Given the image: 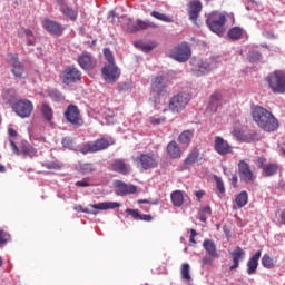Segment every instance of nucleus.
Instances as JSON below:
<instances>
[{
  "label": "nucleus",
  "mask_w": 285,
  "mask_h": 285,
  "mask_svg": "<svg viewBox=\"0 0 285 285\" xmlns=\"http://www.w3.org/2000/svg\"><path fill=\"white\" fill-rule=\"evenodd\" d=\"M3 101L10 104L11 106L17 104V90L14 89H4L2 91Z\"/></svg>",
  "instance_id": "nucleus-32"
},
{
  "label": "nucleus",
  "mask_w": 285,
  "mask_h": 285,
  "mask_svg": "<svg viewBox=\"0 0 285 285\" xmlns=\"http://www.w3.org/2000/svg\"><path fill=\"white\" fill-rule=\"evenodd\" d=\"M101 73L105 81H107L108 83H115V81H117V79H119V76L121 75L119 68L115 66V63L105 66L101 70Z\"/></svg>",
  "instance_id": "nucleus-17"
},
{
  "label": "nucleus",
  "mask_w": 285,
  "mask_h": 285,
  "mask_svg": "<svg viewBox=\"0 0 285 285\" xmlns=\"http://www.w3.org/2000/svg\"><path fill=\"white\" fill-rule=\"evenodd\" d=\"M151 94L155 99H161L168 95V86L164 82V77L158 76L151 83Z\"/></svg>",
  "instance_id": "nucleus-14"
},
{
  "label": "nucleus",
  "mask_w": 285,
  "mask_h": 285,
  "mask_svg": "<svg viewBox=\"0 0 285 285\" xmlns=\"http://www.w3.org/2000/svg\"><path fill=\"white\" fill-rule=\"evenodd\" d=\"M199 159V149H193L191 153L185 158L186 166H193Z\"/></svg>",
  "instance_id": "nucleus-39"
},
{
  "label": "nucleus",
  "mask_w": 285,
  "mask_h": 285,
  "mask_svg": "<svg viewBox=\"0 0 285 285\" xmlns=\"http://www.w3.org/2000/svg\"><path fill=\"white\" fill-rule=\"evenodd\" d=\"M252 117L258 128L265 130V132H275L279 128V120L262 106H256L252 110Z\"/></svg>",
  "instance_id": "nucleus-1"
},
{
  "label": "nucleus",
  "mask_w": 285,
  "mask_h": 285,
  "mask_svg": "<svg viewBox=\"0 0 285 285\" xmlns=\"http://www.w3.org/2000/svg\"><path fill=\"white\" fill-rule=\"evenodd\" d=\"M281 222L285 225V208L281 213Z\"/></svg>",
  "instance_id": "nucleus-62"
},
{
  "label": "nucleus",
  "mask_w": 285,
  "mask_h": 285,
  "mask_svg": "<svg viewBox=\"0 0 285 285\" xmlns=\"http://www.w3.org/2000/svg\"><path fill=\"white\" fill-rule=\"evenodd\" d=\"M235 204L237 208H244L246 204H248V191L243 190L238 195L235 196Z\"/></svg>",
  "instance_id": "nucleus-35"
},
{
  "label": "nucleus",
  "mask_w": 285,
  "mask_h": 285,
  "mask_svg": "<svg viewBox=\"0 0 285 285\" xmlns=\"http://www.w3.org/2000/svg\"><path fill=\"white\" fill-rule=\"evenodd\" d=\"M227 36L233 41H237V40L242 39V37H244V29H242L239 27H233L232 29L228 30Z\"/></svg>",
  "instance_id": "nucleus-36"
},
{
  "label": "nucleus",
  "mask_w": 285,
  "mask_h": 285,
  "mask_svg": "<svg viewBox=\"0 0 285 285\" xmlns=\"http://www.w3.org/2000/svg\"><path fill=\"white\" fill-rule=\"evenodd\" d=\"M180 275H181V279H184L185 282L193 281V276H190V265L188 263L181 264Z\"/></svg>",
  "instance_id": "nucleus-38"
},
{
  "label": "nucleus",
  "mask_w": 285,
  "mask_h": 285,
  "mask_svg": "<svg viewBox=\"0 0 285 285\" xmlns=\"http://www.w3.org/2000/svg\"><path fill=\"white\" fill-rule=\"evenodd\" d=\"M196 237H197V230L190 229L189 242H190L191 244H197V240H195Z\"/></svg>",
  "instance_id": "nucleus-56"
},
{
  "label": "nucleus",
  "mask_w": 285,
  "mask_h": 285,
  "mask_svg": "<svg viewBox=\"0 0 285 285\" xmlns=\"http://www.w3.org/2000/svg\"><path fill=\"white\" fill-rule=\"evenodd\" d=\"M0 173H6V166H3L2 164H0Z\"/></svg>",
  "instance_id": "nucleus-64"
},
{
  "label": "nucleus",
  "mask_w": 285,
  "mask_h": 285,
  "mask_svg": "<svg viewBox=\"0 0 285 285\" xmlns=\"http://www.w3.org/2000/svg\"><path fill=\"white\" fill-rule=\"evenodd\" d=\"M89 206L94 210L83 208V206L81 205H76L73 207V210H77V213H86L87 215H99V210H112L115 208H119L121 204L115 203V202H105V203L91 204Z\"/></svg>",
  "instance_id": "nucleus-4"
},
{
  "label": "nucleus",
  "mask_w": 285,
  "mask_h": 285,
  "mask_svg": "<svg viewBox=\"0 0 285 285\" xmlns=\"http://www.w3.org/2000/svg\"><path fill=\"white\" fill-rule=\"evenodd\" d=\"M116 188H117V193L124 197L126 195H135V193H137V186L135 185H128L121 180H117L116 181Z\"/></svg>",
  "instance_id": "nucleus-23"
},
{
  "label": "nucleus",
  "mask_w": 285,
  "mask_h": 285,
  "mask_svg": "<svg viewBox=\"0 0 285 285\" xmlns=\"http://www.w3.org/2000/svg\"><path fill=\"white\" fill-rule=\"evenodd\" d=\"M61 144H62L63 148H68L69 150H72V148H75V141L70 137H65L61 140Z\"/></svg>",
  "instance_id": "nucleus-50"
},
{
  "label": "nucleus",
  "mask_w": 285,
  "mask_h": 285,
  "mask_svg": "<svg viewBox=\"0 0 285 285\" xmlns=\"http://www.w3.org/2000/svg\"><path fill=\"white\" fill-rule=\"evenodd\" d=\"M13 112L18 115L21 119H27L32 115L35 110V105L29 99H19L11 106Z\"/></svg>",
  "instance_id": "nucleus-7"
},
{
  "label": "nucleus",
  "mask_w": 285,
  "mask_h": 285,
  "mask_svg": "<svg viewBox=\"0 0 285 285\" xmlns=\"http://www.w3.org/2000/svg\"><path fill=\"white\" fill-rule=\"evenodd\" d=\"M78 66L82 70H95L97 61L92 59V56L88 52H82L77 59Z\"/></svg>",
  "instance_id": "nucleus-18"
},
{
  "label": "nucleus",
  "mask_w": 285,
  "mask_h": 285,
  "mask_svg": "<svg viewBox=\"0 0 285 285\" xmlns=\"http://www.w3.org/2000/svg\"><path fill=\"white\" fill-rule=\"evenodd\" d=\"M135 46L140 48L142 52H153V50L157 48V42H151V43L136 42Z\"/></svg>",
  "instance_id": "nucleus-42"
},
{
  "label": "nucleus",
  "mask_w": 285,
  "mask_h": 285,
  "mask_svg": "<svg viewBox=\"0 0 285 285\" xmlns=\"http://www.w3.org/2000/svg\"><path fill=\"white\" fill-rule=\"evenodd\" d=\"M266 81L272 90L276 95H284L285 92V72L282 70L272 72Z\"/></svg>",
  "instance_id": "nucleus-3"
},
{
  "label": "nucleus",
  "mask_w": 285,
  "mask_h": 285,
  "mask_svg": "<svg viewBox=\"0 0 285 285\" xmlns=\"http://www.w3.org/2000/svg\"><path fill=\"white\" fill-rule=\"evenodd\" d=\"M8 242H10V234H8L3 229H0V246L3 244H8Z\"/></svg>",
  "instance_id": "nucleus-52"
},
{
  "label": "nucleus",
  "mask_w": 285,
  "mask_h": 285,
  "mask_svg": "<svg viewBox=\"0 0 285 285\" xmlns=\"http://www.w3.org/2000/svg\"><path fill=\"white\" fill-rule=\"evenodd\" d=\"M154 19H157L158 21H164L165 23H174L175 20L173 18H170L169 16L165 14V13H159L158 11H153L150 13Z\"/></svg>",
  "instance_id": "nucleus-41"
},
{
  "label": "nucleus",
  "mask_w": 285,
  "mask_h": 285,
  "mask_svg": "<svg viewBox=\"0 0 285 285\" xmlns=\"http://www.w3.org/2000/svg\"><path fill=\"white\" fill-rule=\"evenodd\" d=\"M214 150L220 157H226V155H233V145H230L224 137L216 136L214 138Z\"/></svg>",
  "instance_id": "nucleus-13"
},
{
  "label": "nucleus",
  "mask_w": 285,
  "mask_h": 285,
  "mask_svg": "<svg viewBox=\"0 0 285 285\" xmlns=\"http://www.w3.org/2000/svg\"><path fill=\"white\" fill-rule=\"evenodd\" d=\"M60 12L67 17V19H70V21H77V17H79V11L72 7H69L68 4H61Z\"/></svg>",
  "instance_id": "nucleus-29"
},
{
  "label": "nucleus",
  "mask_w": 285,
  "mask_h": 285,
  "mask_svg": "<svg viewBox=\"0 0 285 285\" xmlns=\"http://www.w3.org/2000/svg\"><path fill=\"white\" fill-rule=\"evenodd\" d=\"M126 26H127V32H130V33L139 32L141 30H148V28H155V23L153 22H148L144 20H137L135 22L130 18L126 20Z\"/></svg>",
  "instance_id": "nucleus-16"
},
{
  "label": "nucleus",
  "mask_w": 285,
  "mask_h": 285,
  "mask_svg": "<svg viewBox=\"0 0 285 285\" xmlns=\"http://www.w3.org/2000/svg\"><path fill=\"white\" fill-rule=\"evenodd\" d=\"M10 148L14 153V155H21V150H19V147L17 144H14V140H10Z\"/></svg>",
  "instance_id": "nucleus-55"
},
{
  "label": "nucleus",
  "mask_w": 285,
  "mask_h": 285,
  "mask_svg": "<svg viewBox=\"0 0 285 285\" xmlns=\"http://www.w3.org/2000/svg\"><path fill=\"white\" fill-rule=\"evenodd\" d=\"M206 195L205 190H198L195 193V197L197 199V202H202V197H204Z\"/></svg>",
  "instance_id": "nucleus-57"
},
{
  "label": "nucleus",
  "mask_w": 285,
  "mask_h": 285,
  "mask_svg": "<svg viewBox=\"0 0 285 285\" xmlns=\"http://www.w3.org/2000/svg\"><path fill=\"white\" fill-rule=\"evenodd\" d=\"M238 177L243 184H255L257 176L250 168V164L246 163V160L238 161Z\"/></svg>",
  "instance_id": "nucleus-8"
},
{
  "label": "nucleus",
  "mask_w": 285,
  "mask_h": 285,
  "mask_svg": "<svg viewBox=\"0 0 285 285\" xmlns=\"http://www.w3.org/2000/svg\"><path fill=\"white\" fill-rule=\"evenodd\" d=\"M65 119L72 124V126H81L83 120H81V112L79 111V107L76 105H69L65 111Z\"/></svg>",
  "instance_id": "nucleus-15"
},
{
  "label": "nucleus",
  "mask_w": 285,
  "mask_h": 285,
  "mask_svg": "<svg viewBox=\"0 0 285 285\" xmlns=\"http://www.w3.org/2000/svg\"><path fill=\"white\" fill-rule=\"evenodd\" d=\"M230 257L233 265L229 267V271H237L239 268V262L246 258V252L242 247L237 246L235 250L230 252Z\"/></svg>",
  "instance_id": "nucleus-21"
},
{
  "label": "nucleus",
  "mask_w": 285,
  "mask_h": 285,
  "mask_svg": "<svg viewBox=\"0 0 285 285\" xmlns=\"http://www.w3.org/2000/svg\"><path fill=\"white\" fill-rule=\"evenodd\" d=\"M49 97L50 99H52V101H57V102L63 101V94H61V91L59 90H51L49 92Z\"/></svg>",
  "instance_id": "nucleus-47"
},
{
  "label": "nucleus",
  "mask_w": 285,
  "mask_h": 285,
  "mask_svg": "<svg viewBox=\"0 0 285 285\" xmlns=\"http://www.w3.org/2000/svg\"><path fill=\"white\" fill-rule=\"evenodd\" d=\"M80 153L82 155H88V153H95V147L92 145V142H86L81 146L80 148Z\"/></svg>",
  "instance_id": "nucleus-48"
},
{
  "label": "nucleus",
  "mask_w": 285,
  "mask_h": 285,
  "mask_svg": "<svg viewBox=\"0 0 285 285\" xmlns=\"http://www.w3.org/2000/svg\"><path fill=\"white\" fill-rule=\"evenodd\" d=\"M262 257V250L256 252L247 262V275H255L257 266H259V258Z\"/></svg>",
  "instance_id": "nucleus-25"
},
{
  "label": "nucleus",
  "mask_w": 285,
  "mask_h": 285,
  "mask_svg": "<svg viewBox=\"0 0 285 285\" xmlns=\"http://www.w3.org/2000/svg\"><path fill=\"white\" fill-rule=\"evenodd\" d=\"M9 63L11 66V72L13 77H16L17 79H26V76H23L26 75V65L19 61V55L10 53Z\"/></svg>",
  "instance_id": "nucleus-12"
},
{
  "label": "nucleus",
  "mask_w": 285,
  "mask_h": 285,
  "mask_svg": "<svg viewBox=\"0 0 285 285\" xmlns=\"http://www.w3.org/2000/svg\"><path fill=\"white\" fill-rule=\"evenodd\" d=\"M40 112L46 121H52V119L55 118V111L52 110V107L48 105V102H42L40 107Z\"/></svg>",
  "instance_id": "nucleus-31"
},
{
  "label": "nucleus",
  "mask_w": 285,
  "mask_h": 285,
  "mask_svg": "<svg viewBox=\"0 0 285 285\" xmlns=\"http://www.w3.org/2000/svg\"><path fill=\"white\" fill-rule=\"evenodd\" d=\"M111 170L120 175H130V165L126 164L124 159H115L111 163Z\"/></svg>",
  "instance_id": "nucleus-24"
},
{
  "label": "nucleus",
  "mask_w": 285,
  "mask_h": 285,
  "mask_svg": "<svg viewBox=\"0 0 285 285\" xmlns=\"http://www.w3.org/2000/svg\"><path fill=\"white\" fill-rule=\"evenodd\" d=\"M256 164L262 170L263 177H274L279 170V165H277V163H268L265 157H258Z\"/></svg>",
  "instance_id": "nucleus-10"
},
{
  "label": "nucleus",
  "mask_w": 285,
  "mask_h": 285,
  "mask_svg": "<svg viewBox=\"0 0 285 285\" xmlns=\"http://www.w3.org/2000/svg\"><path fill=\"white\" fill-rule=\"evenodd\" d=\"M60 79L66 86L79 83L81 81V71L77 67L68 66L60 75Z\"/></svg>",
  "instance_id": "nucleus-9"
},
{
  "label": "nucleus",
  "mask_w": 285,
  "mask_h": 285,
  "mask_svg": "<svg viewBox=\"0 0 285 285\" xmlns=\"http://www.w3.org/2000/svg\"><path fill=\"white\" fill-rule=\"evenodd\" d=\"M203 248L209 255V257L217 258L219 254L217 253V245H215V240L213 239H205L203 242Z\"/></svg>",
  "instance_id": "nucleus-26"
},
{
  "label": "nucleus",
  "mask_w": 285,
  "mask_h": 285,
  "mask_svg": "<svg viewBox=\"0 0 285 285\" xmlns=\"http://www.w3.org/2000/svg\"><path fill=\"white\" fill-rule=\"evenodd\" d=\"M212 214H213V209H210V206H204L198 212V219L200 222H206Z\"/></svg>",
  "instance_id": "nucleus-40"
},
{
  "label": "nucleus",
  "mask_w": 285,
  "mask_h": 285,
  "mask_svg": "<svg viewBox=\"0 0 285 285\" xmlns=\"http://www.w3.org/2000/svg\"><path fill=\"white\" fill-rule=\"evenodd\" d=\"M138 168L141 170H153V168H157L158 163L157 158H155V154H140L135 158Z\"/></svg>",
  "instance_id": "nucleus-11"
},
{
  "label": "nucleus",
  "mask_w": 285,
  "mask_h": 285,
  "mask_svg": "<svg viewBox=\"0 0 285 285\" xmlns=\"http://www.w3.org/2000/svg\"><path fill=\"white\" fill-rule=\"evenodd\" d=\"M214 181H216L217 190L220 195H224L226 193V187L224 186V180H222V177L214 176Z\"/></svg>",
  "instance_id": "nucleus-46"
},
{
  "label": "nucleus",
  "mask_w": 285,
  "mask_h": 285,
  "mask_svg": "<svg viewBox=\"0 0 285 285\" xmlns=\"http://www.w3.org/2000/svg\"><path fill=\"white\" fill-rule=\"evenodd\" d=\"M223 97L224 96L222 95L220 91H215L209 97V104L213 106V104H217V101H222Z\"/></svg>",
  "instance_id": "nucleus-49"
},
{
  "label": "nucleus",
  "mask_w": 285,
  "mask_h": 285,
  "mask_svg": "<svg viewBox=\"0 0 285 285\" xmlns=\"http://www.w3.org/2000/svg\"><path fill=\"white\" fill-rule=\"evenodd\" d=\"M8 132H9V135H10V137H17V130H14L13 128H10V129L8 130Z\"/></svg>",
  "instance_id": "nucleus-60"
},
{
  "label": "nucleus",
  "mask_w": 285,
  "mask_h": 285,
  "mask_svg": "<svg viewBox=\"0 0 285 285\" xmlns=\"http://www.w3.org/2000/svg\"><path fill=\"white\" fill-rule=\"evenodd\" d=\"M91 144L94 146V151L95 153H99L101 150H106V148L110 147V141H108V139H106V138H99V139L95 140Z\"/></svg>",
  "instance_id": "nucleus-33"
},
{
  "label": "nucleus",
  "mask_w": 285,
  "mask_h": 285,
  "mask_svg": "<svg viewBox=\"0 0 285 285\" xmlns=\"http://www.w3.org/2000/svg\"><path fill=\"white\" fill-rule=\"evenodd\" d=\"M150 124H161V119L160 118H150Z\"/></svg>",
  "instance_id": "nucleus-61"
},
{
  "label": "nucleus",
  "mask_w": 285,
  "mask_h": 285,
  "mask_svg": "<svg viewBox=\"0 0 285 285\" xmlns=\"http://www.w3.org/2000/svg\"><path fill=\"white\" fill-rule=\"evenodd\" d=\"M207 26L216 35H224V26L226 24V16L219 12H213L208 16Z\"/></svg>",
  "instance_id": "nucleus-6"
},
{
  "label": "nucleus",
  "mask_w": 285,
  "mask_h": 285,
  "mask_svg": "<svg viewBox=\"0 0 285 285\" xmlns=\"http://www.w3.org/2000/svg\"><path fill=\"white\" fill-rule=\"evenodd\" d=\"M239 181V178L234 174L230 178V184L234 188H237V183Z\"/></svg>",
  "instance_id": "nucleus-58"
},
{
  "label": "nucleus",
  "mask_w": 285,
  "mask_h": 285,
  "mask_svg": "<svg viewBox=\"0 0 285 285\" xmlns=\"http://www.w3.org/2000/svg\"><path fill=\"white\" fill-rule=\"evenodd\" d=\"M77 186H80L81 188H86L87 186H89V184L87 181L80 180L76 183Z\"/></svg>",
  "instance_id": "nucleus-59"
},
{
  "label": "nucleus",
  "mask_w": 285,
  "mask_h": 285,
  "mask_svg": "<svg viewBox=\"0 0 285 285\" xmlns=\"http://www.w3.org/2000/svg\"><path fill=\"white\" fill-rule=\"evenodd\" d=\"M215 262V258L212 256H205L200 259L202 266H213V263Z\"/></svg>",
  "instance_id": "nucleus-54"
},
{
  "label": "nucleus",
  "mask_w": 285,
  "mask_h": 285,
  "mask_svg": "<svg viewBox=\"0 0 285 285\" xmlns=\"http://www.w3.org/2000/svg\"><path fill=\"white\" fill-rule=\"evenodd\" d=\"M191 55L193 50L186 42L177 45L169 52V57H171V59H175V61H179V63H186V61L190 59Z\"/></svg>",
  "instance_id": "nucleus-5"
},
{
  "label": "nucleus",
  "mask_w": 285,
  "mask_h": 285,
  "mask_svg": "<svg viewBox=\"0 0 285 285\" xmlns=\"http://www.w3.org/2000/svg\"><path fill=\"white\" fill-rule=\"evenodd\" d=\"M126 213L132 216V219L137 222H150L153 219V215L150 214H140L139 209L127 208Z\"/></svg>",
  "instance_id": "nucleus-30"
},
{
  "label": "nucleus",
  "mask_w": 285,
  "mask_h": 285,
  "mask_svg": "<svg viewBox=\"0 0 285 285\" xmlns=\"http://www.w3.org/2000/svg\"><path fill=\"white\" fill-rule=\"evenodd\" d=\"M138 204H150V200H148V199H139Z\"/></svg>",
  "instance_id": "nucleus-63"
},
{
  "label": "nucleus",
  "mask_w": 285,
  "mask_h": 285,
  "mask_svg": "<svg viewBox=\"0 0 285 285\" xmlns=\"http://www.w3.org/2000/svg\"><path fill=\"white\" fill-rule=\"evenodd\" d=\"M80 170L85 174L94 173L95 171V165H92V163H85L80 166Z\"/></svg>",
  "instance_id": "nucleus-51"
},
{
  "label": "nucleus",
  "mask_w": 285,
  "mask_h": 285,
  "mask_svg": "<svg viewBox=\"0 0 285 285\" xmlns=\"http://www.w3.org/2000/svg\"><path fill=\"white\" fill-rule=\"evenodd\" d=\"M104 56L106 57L109 65L115 63V57L112 56V51H110V49L105 48Z\"/></svg>",
  "instance_id": "nucleus-53"
},
{
  "label": "nucleus",
  "mask_w": 285,
  "mask_h": 285,
  "mask_svg": "<svg viewBox=\"0 0 285 285\" xmlns=\"http://www.w3.org/2000/svg\"><path fill=\"white\" fill-rule=\"evenodd\" d=\"M27 40V46H37V36H35V32L32 30L22 27L19 30V37H23Z\"/></svg>",
  "instance_id": "nucleus-27"
},
{
  "label": "nucleus",
  "mask_w": 285,
  "mask_h": 285,
  "mask_svg": "<svg viewBox=\"0 0 285 285\" xmlns=\"http://www.w3.org/2000/svg\"><path fill=\"white\" fill-rule=\"evenodd\" d=\"M193 137H195V131L194 130H184L179 137H178V141L180 144H190V141L193 140Z\"/></svg>",
  "instance_id": "nucleus-37"
},
{
  "label": "nucleus",
  "mask_w": 285,
  "mask_h": 285,
  "mask_svg": "<svg viewBox=\"0 0 285 285\" xmlns=\"http://www.w3.org/2000/svg\"><path fill=\"white\" fill-rule=\"evenodd\" d=\"M171 204L177 208L184 206V193L181 190H175L170 195Z\"/></svg>",
  "instance_id": "nucleus-34"
},
{
  "label": "nucleus",
  "mask_w": 285,
  "mask_h": 285,
  "mask_svg": "<svg viewBox=\"0 0 285 285\" xmlns=\"http://www.w3.org/2000/svg\"><path fill=\"white\" fill-rule=\"evenodd\" d=\"M193 96L188 92H178L169 99L168 108L174 115H179L186 110V106L190 104Z\"/></svg>",
  "instance_id": "nucleus-2"
},
{
  "label": "nucleus",
  "mask_w": 285,
  "mask_h": 285,
  "mask_svg": "<svg viewBox=\"0 0 285 285\" xmlns=\"http://www.w3.org/2000/svg\"><path fill=\"white\" fill-rule=\"evenodd\" d=\"M232 135L237 139V141H242L243 144H253V141L258 140L257 134H244L239 128H234Z\"/></svg>",
  "instance_id": "nucleus-20"
},
{
  "label": "nucleus",
  "mask_w": 285,
  "mask_h": 285,
  "mask_svg": "<svg viewBox=\"0 0 285 285\" xmlns=\"http://www.w3.org/2000/svg\"><path fill=\"white\" fill-rule=\"evenodd\" d=\"M167 155H169L171 159H179V157H181V148L179 147L177 141L171 140L167 145Z\"/></svg>",
  "instance_id": "nucleus-28"
},
{
  "label": "nucleus",
  "mask_w": 285,
  "mask_h": 285,
  "mask_svg": "<svg viewBox=\"0 0 285 285\" xmlns=\"http://www.w3.org/2000/svg\"><path fill=\"white\" fill-rule=\"evenodd\" d=\"M43 168H47V170H61L63 168V165L59 161H50V163H43Z\"/></svg>",
  "instance_id": "nucleus-44"
},
{
  "label": "nucleus",
  "mask_w": 285,
  "mask_h": 285,
  "mask_svg": "<svg viewBox=\"0 0 285 285\" xmlns=\"http://www.w3.org/2000/svg\"><path fill=\"white\" fill-rule=\"evenodd\" d=\"M262 264H263L264 268H274L275 267V261H273V258L268 254H265L262 257Z\"/></svg>",
  "instance_id": "nucleus-45"
},
{
  "label": "nucleus",
  "mask_w": 285,
  "mask_h": 285,
  "mask_svg": "<svg viewBox=\"0 0 285 285\" xmlns=\"http://www.w3.org/2000/svg\"><path fill=\"white\" fill-rule=\"evenodd\" d=\"M188 8V16L190 21L196 23L197 19H199V12H202V1L193 0L189 2Z\"/></svg>",
  "instance_id": "nucleus-22"
},
{
  "label": "nucleus",
  "mask_w": 285,
  "mask_h": 285,
  "mask_svg": "<svg viewBox=\"0 0 285 285\" xmlns=\"http://www.w3.org/2000/svg\"><path fill=\"white\" fill-rule=\"evenodd\" d=\"M42 26L50 35H56L57 37L63 35V27L55 20L45 19Z\"/></svg>",
  "instance_id": "nucleus-19"
},
{
  "label": "nucleus",
  "mask_w": 285,
  "mask_h": 285,
  "mask_svg": "<svg viewBox=\"0 0 285 285\" xmlns=\"http://www.w3.org/2000/svg\"><path fill=\"white\" fill-rule=\"evenodd\" d=\"M22 155H26L27 157H37V149H35L30 145H23L21 147Z\"/></svg>",
  "instance_id": "nucleus-43"
}]
</instances>
